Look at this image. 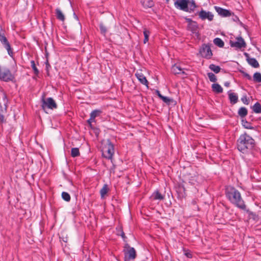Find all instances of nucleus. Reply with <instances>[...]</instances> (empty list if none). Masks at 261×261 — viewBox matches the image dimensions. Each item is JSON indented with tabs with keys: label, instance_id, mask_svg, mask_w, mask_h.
<instances>
[{
	"label": "nucleus",
	"instance_id": "obj_1",
	"mask_svg": "<svg viewBox=\"0 0 261 261\" xmlns=\"http://www.w3.org/2000/svg\"><path fill=\"white\" fill-rule=\"evenodd\" d=\"M225 194L231 203L241 210H246V206L238 190L233 187L228 186L225 190Z\"/></svg>",
	"mask_w": 261,
	"mask_h": 261
},
{
	"label": "nucleus",
	"instance_id": "obj_2",
	"mask_svg": "<svg viewBox=\"0 0 261 261\" xmlns=\"http://www.w3.org/2000/svg\"><path fill=\"white\" fill-rule=\"evenodd\" d=\"M254 144V140L250 136L245 133L241 135L238 140L237 148L238 150L244 153L248 150L251 149Z\"/></svg>",
	"mask_w": 261,
	"mask_h": 261
},
{
	"label": "nucleus",
	"instance_id": "obj_3",
	"mask_svg": "<svg viewBox=\"0 0 261 261\" xmlns=\"http://www.w3.org/2000/svg\"><path fill=\"white\" fill-rule=\"evenodd\" d=\"M176 8L187 12L194 11L196 5L194 1L190 2L189 0H176L174 2Z\"/></svg>",
	"mask_w": 261,
	"mask_h": 261
},
{
	"label": "nucleus",
	"instance_id": "obj_4",
	"mask_svg": "<svg viewBox=\"0 0 261 261\" xmlns=\"http://www.w3.org/2000/svg\"><path fill=\"white\" fill-rule=\"evenodd\" d=\"M41 107L46 112V109L53 110L57 108V105L51 97L45 98L43 97L41 99Z\"/></svg>",
	"mask_w": 261,
	"mask_h": 261
},
{
	"label": "nucleus",
	"instance_id": "obj_5",
	"mask_svg": "<svg viewBox=\"0 0 261 261\" xmlns=\"http://www.w3.org/2000/svg\"><path fill=\"white\" fill-rule=\"evenodd\" d=\"M0 42L7 50L8 55L12 57L13 55L12 49L7 38L5 36L4 32L2 30H0Z\"/></svg>",
	"mask_w": 261,
	"mask_h": 261
},
{
	"label": "nucleus",
	"instance_id": "obj_6",
	"mask_svg": "<svg viewBox=\"0 0 261 261\" xmlns=\"http://www.w3.org/2000/svg\"><path fill=\"white\" fill-rule=\"evenodd\" d=\"M114 153V146L110 142L105 145L102 150V156L109 160L112 159Z\"/></svg>",
	"mask_w": 261,
	"mask_h": 261
},
{
	"label": "nucleus",
	"instance_id": "obj_7",
	"mask_svg": "<svg viewBox=\"0 0 261 261\" xmlns=\"http://www.w3.org/2000/svg\"><path fill=\"white\" fill-rule=\"evenodd\" d=\"M199 53L201 57L207 59H210L213 56L211 46L208 44H204L199 50Z\"/></svg>",
	"mask_w": 261,
	"mask_h": 261
},
{
	"label": "nucleus",
	"instance_id": "obj_8",
	"mask_svg": "<svg viewBox=\"0 0 261 261\" xmlns=\"http://www.w3.org/2000/svg\"><path fill=\"white\" fill-rule=\"evenodd\" d=\"M229 44L231 47L236 49L245 48L246 46L244 40L241 37H237L235 41L230 40Z\"/></svg>",
	"mask_w": 261,
	"mask_h": 261
},
{
	"label": "nucleus",
	"instance_id": "obj_9",
	"mask_svg": "<svg viewBox=\"0 0 261 261\" xmlns=\"http://www.w3.org/2000/svg\"><path fill=\"white\" fill-rule=\"evenodd\" d=\"M125 260L129 261L134 260L136 257V252L134 248L127 247V250L124 252Z\"/></svg>",
	"mask_w": 261,
	"mask_h": 261
},
{
	"label": "nucleus",
	"instance_id": "obj_10",
	"mask_svg": "<svg viewBox=\"0 0 261 261\" xmlns=\"http://www.w3.org/2000/svg\"><path fill=\"white\" fill-rule=\"evenodd\" d=\"M8 99L6 94L3 91L0 92V110L3 111L7 109Z\"/></svg>",
	"mask_w": 261,
	"mask_h": 261
},
{
	"label": "nucleus",
	"instance_id": "obj_11",
	"mask_svg": "<svg viewBox=\"0 0 261 261\" xmlns=\"http://www.w3.org/2000/svg\"><path fill=\"white\" fill-rule=\"evenodd\" d=\"M214 8L218 14L222 17H228L231 16V14H233L230 11L218 6H215Z\"/></svg>",
	"mask_w": 261,
	"mask_h": 261
},
{
	"label": "nucleus",
	"instance_id": "obj_12",
	"mask_svg": "<svg viewBox=\"0 0 261 261\" xmlns=\"http://www.w3.org/2000/svg\"><path fill=\"white\" fill-rule=\"evenodd\" d=\"M199 17L202 20L208 19L209 21H212L214 18V15L212 12L208 11L206 12L203 10H201L199 12Z\"/></svg>",
	"mask_w": 261,
	"mask_h": 261
},
{
	"label": "nucleus",
	"instance_id": "obj_13",
	"mask_svg": "<svg viewBox=\"0 0 261 261\" xmlns=\"http://www.w3.org/2000/svg\"><path fill=\"white\" fill-rule=\"evenodd\" d=\"M135 76L138 81L142 84L145 85L147 88H148V82L147 80L146 77L141 71H137L135 73Z\"/></svg>",
	"mask_w": 261,
	"mask_h": 261
},
{
	"label": "nucleus",
	"instance_id": "obj_14",
	"mask_svg": "<svg viewBox=\"0 0 261 261\" xmlns=\"http://www.w3.org/2000/svg\"><path fill=\"white\" fill-rule=\"evenodd\" d=\"M172 72L175 74H187L185 71V69L181 68L179 65L175 64L172 66L171 68Z\"/></svg>",
	"mask_w": 261,
	"mask_h": 261
},
{
	"label": "nucleus",
	"instance_id": "obj_15",
	"mask_svg": "<svg viewBox=\"0 0 261 261\" xmlns=\"http://www.w3.org/2000/svg\"><path fill=\"white\" fill-rule=\"evenodd\" d=\"M229 98L231 103L235 104L238 101V96L237 94L231 92V91L228 92Z\"/></svg>",
	"mask_w": 261,
	"mask_h": 261
},
{
	"label": "nucleus",
	"instance_id": "obj_16",
	"mask_svg": "<svg viewBox=\"0 0 261 261\" xmlns=\"http://www.w3.org/2000/svg\"><path fill=\"white\" fill-rule=\"evenodd\" d=\"M188 29L193 33H196L198 30L197 23L195 21L191 22V23H188Z\"/></svg>",
	"mask_w": 261,
	"mask_h": 261
},
{
	"label": "nucleus",
	"instance_id": "obj_17",
	"mask_svg": "<svg viewBox=\"0 0 261 261\" xmlns=\"http://www.w3.org/2000/svg\"><path fill=\"white\" fill-rule=\"evenodd\" d=\"M151 198H152L153 200H162L164 199V196L162 195L159 191L156 190L152 193Z\"/></svg>",
	"mask_w": 261,
	"mask_h": 261
},
{
	"label": "nucleus",
	"instance_id": "obj_18",
	"mask_svg": "<svg viewBox=\"0 0 261 261\" xmlns=\"http://www.w3.org/2000/svg\"><path fill=\"white\" fill-rule=\"evenodd\" d=\"M142 6L145 8H151L154 5V3L152 0H140Z\"/></svg>",
	"mask_w": 261,
	"mask_h": 261
},
{
	"label": "nucleus",
	"instance_id": "obj_19",
	"mask_svg": "<svg viewBox=\"0 0 261 261\" xmlns=\"http://www.w3.org/2000/svg\"><path fill=\"white\" fill-rule=\"evenodd\" d=\"M212 88L213 91L217 93H221L223 92V88L217 83L212 84Z\"/></svg>",
	"mask_w": 261,
	"mask_h": 261
},
{
	"label": "nucleus",
	"instance_id": "obj_20",
	"mask_svg": "<svg viewBox=\"0 0 261 261\" xmlns=\"http://www.w3.org/2000/svg\"><path fill=\"white\" fill-rule=\"evenodd\" d=\"M248 63L249 64L251 65L252 67L254 68H257L259 67V64L257 60L253 58H248L247 59Z\"/></svg>",
	"mask_w": 261,
	"mask_h": 261
},
{
	"label": "nucleus",
	"instance_id": "obj_21",
	"mask_svg": "<svg viewBox=\"0 0 261 261\" xmlns=\"http://www.w3.org/2000/svg\"><path fill=\"white\" fill-rule=\"evenodd\" d=\"M56 14L57 18L59 19L60 20H61L62 21H64L65 20V16L63 14L62 11L59 8H57L56 9Z\"/></svg>",
	"mask_w": 261,
	"mask_h": 261
},
{
	"label": "nucleus",
	"instance_id": "obj_22",
	"mask_svg": "<svg viewBox=\"0 0 261 261\" xmlns=\"http://www.w3.org/2000/svg\"><path fill=\"white\" fill-rule=\"evenodd\" d=\"M247 110L245 107H241L238 111V114L242 118L245 117L247 115Z\"/></svg>",
	"mask_w": 261,
	"mask_h": 261
},
{
	"label": "nucleus",
	"instance_id": "obj_23",
	"mask_svg": "<svg viewBox=\"0 0 261 261\" xmlns=\"http://www.w3.org/2000/svg\"><path fill=\"white\" fill-rule=\"evenodd\" d=\"M209 68L212 71L214 72L215 73H218L220 71V70H221V68L220 67V66H219L218 65H216L214 64H210L209 65Z\"/></svg>",
	"mask_w": 261,
	"mask_h": 261
},
{
	"label": "nucleus",
	"instance_id": "obj_24",
	"mask_svg": "<svg viewBox=\"0 0 261 261\" xmlns=\"http://www.w3.org/2000/svg\"><path fill=\"white\" fill-rule=\"evenodd\" d=\"M214 43L219 47H223L224 43L223 40L220 38H216L214 39Z\"/></svg>",
	"mask_w": 261,
	"mask_h": 261
},
{
	"label": "nucleus",
	"instance_id": "obj_25",
	"mask_svg": "<svg viewBox=\"0 0 261 261\" xmlns=\"http://www.w3.org/2000/svg\"><path fill=\"white\" fill-rule=\"evenodd\" d=\"M252 110L255 113H261V105L258 102H256L252 107Z\"/></svg>",
	"mask_w": 261,
	"mask_h": 261
},
{
	"label": "nucleus",
	"instance_id": "obj_26",
	"mask_svg": "<svg viewBox=\"0 0 261 261\" xmlns=\"http://www.w3.org/2000/svg\"><path fill=\"white\" fill-rule=\"evenodd\" d=\"M108 185L105 184L103 185V187L100 191V194L101 198H103L106 194L108 192Z\"/></svg>",
	"mask_w": 261,
	"mask_h": 261
},
{
	"label": "nucleus",
	"instance_id": "obj_27",
	"mask_svg": "<svg viewBox=\"0 0 261 261\" xmlns=\"http://www.w3.org/2000/svg\"><path fill=\"white\" fill-rule=\"evenodd\" d=\"M253 80L256 83H261V73L258 72L254 73L253 76Z\"/></svg>",
	"mask_w": 261,
	"mask_h": 261
},
{
	"label": "nucleus",
	"instance_id": "obj_28",
	"mask_svg": "<svg viewBox=\"0 0 261 261\" xmlns=\"http://www.w3.org/2000/svg\"><path fill=\"white\" fill-rule=\"evenodd\" d=\"M101 111L98 110H95L90 113L91 119L95 120V118L99 116Z\"/></svg>",
	"mask_w": 261,
	"mask_h": 261
},
{
	"label": "nucleus",
	"instance_id": "obj_29",
	"mask_svg": "<svg viewBox=\"0 0 261 261\" xmlns=\"http://www.w3.org/2000/svg\"><path fill=\"white\" fill-rule=\"evenodd\" d=\"M79 149L77 147L72 148L71 151V155L74 158L80 155Z\"/></svg>",
	"mask_w": 261,
	"mask_h": 261
},
{
	"label": "nucleus",
	"instance_id": "obj_30",
	"mask_svg": "<svg viewBox=\"0 0 261 261\" xmlns=\"http://www.w3.org/2000/svg\"><path fill=\"white\" fill-rule=\"evenodd\" d=\"M242 124L244 127L247 129H253L254 127L251 125L250 123L246 120H242Z\"/></svg>",
	"mask_w": 261,
	"mask_h": 261
},
{
	"label": "nucleus",
	"instance_id": "obj_31",
	"mask_svg": "<svg viewBox=\"0 0 261 261\" xmlns=\"http://www.w3.org/2000/svg\"><path fill=\"white\" fill-rule=\"evenodd\" d=\"M31 67L34 71V73L36 75H38L39 73V71L36 66L35 61L34 60H32L31 61Z\"/></svg>",
	"mask_w": 261,
	"mask_h": 261
},
{
	"label": "nucleus",
	"instance_id": "obj_32",
	"mask_svg": "<svg viewBox=\"0 0 261 261\" xmlns=\"http://www.w3.org/2000/svg\"><path fill=\"white\" fill-rule=\"evenodd\" d=\"M207 76L210 81L212 82H216L217 81V77L216 75L212 72L207 73Z\"/></svg>",
	"mask_w": 261,
	"mask_h": 261
},
{
	"label": "nucleus",
	"instance_id": "obj_33",
	"mask_svg": "<svg viewBox=\"0 0 261 261\" xmlns=\"http://www.w3.org/2000/svg\"><path fill=\"white\" fill-rule=\"evenodd\" d=\"M62 197L64 200L67 202L69 201L71 198L70 195L67 192H62Z\"/></svg>",
	"mask_w": 261,
	"mask_h": 261
},
{
	"label": "nucleus",
	"instance_id": "obj_34",
	"mask_svg": "<svg viewBox=\"0 0 261 261\" xmlns=\"http://www.w3.org/2000/svg\"><path fill=\"white\" fill-rule=\"evenodd\" d=\"M99 29L101 34L105 35L107 31V28L102 23L99 24Z\"/></svg>",
	"mask_w": 261,
	"mask_h": 261
},
{
	"label": "nucleus",
	"instance_id": "obj_35",
	"mask_svg": "<svg viewBox=\"0 0 261 261\" xmlns=\"http://www.w3.org/2000/svg\"><path fill=\"white\" fill-rule=\"evenodd\" d=\"M161 99L165 103H168V104H169L170 102L172 101V99H170V98L168 97H166V96H163V97H162Z\"/></svg>",
	"mask_w": 261,
	"mask_h": 261
},
{
	"label": "nucleus",
	"instance_id": "obj_36",
	"mask_svg": "<svg viewBox=\"0 0 261 261\" xmlns=\"http://www.w3.org/2000/svg\"><path fill=\"white\" fill-rule=\"evenodd\" d=\"M143 34L144 35V38H149V36L150 35V32L147 30V29H145L143 31Z\"/></svg>",
	"mask_w": 261,
	"mask_h": 261
},
{
	"label": "nucleus",
	"instance_id": "obj_37",
	"mask_svg": "<svg viewBox=\"0 0 261 261\" xmlns=\"http://www.w3.org/2000/svg\"><path fill=\"white\" fill-rule=\"evenodd\" d=\"M241 100L242 102L246 105L248 104V99L246 96H244L241 98Z\"/></svg>",
	"mask_w": 261,
	"mask_h": 261
},
{
	"label": "nucleus",
	"instance_id": "obj_38",
	"mask_svg": "<svg viewBox=\"0 0 261 261\" xmlns=\"http://www.w3.org/2000/svg\"><path fill=\"white\" fill-rule=\"evenodd\" d=\"M243 75L245 77H246L247 79H248L249 81L252 80V77L247 73L244 72Z\"/></svg>",
	"mask_w": 261,
	"mask_h": 261
},
{
	"label": "nucleus",
	"instance_id": "obj_39",
	"mask_svg": "<svg viewBox=\"0 0 261 261\" xmlns=\"http://www.w3.org/2000/svg\"><path fill=\"white\" fill-rule=\"evenodd\" d=\"M95 120L91 119V117L87 120V122L89 124L91 128H92V123L95 122Z\"/></svg>",
	"mask_w": 261,
	"mask_h": 261
},
{
	"label": "nucleus",
	"instance_id": "obj_40",
	"mask_svg": "<svg viewBox=\"0 0 261 261\" xmlns=\"http://www.w3.org/2000/svg\"><path fill=\"white\" fill-rule=\"evenodd\" d=\"M119 229H120V235L121 236V237H122L123 239H124L125 238V234H124V232L123 231V230H122V229L121 227H120V228H119Z\"/></svg>",
	"mask_w": 261,
	"mask_h": 261
},
{
	"label": "nucleus",
	"instance_id": "obj_41",
	"mask_svg": "<svg viewBox=\"0 0 261 261\" xmlns=\"http://www.w3.org/2000/svg\"><path fill=\"white\" fill-rule=\"evenodd\" d=\"M45 65H46V69L47 70H48L49 68L50 67V66L48 61H46V62H45Z\"/></svg>",
	"mask_w": 261,
	"mask_h": 261
},
{
	"label": "nucleus",
	"instance_id": "obj_42",
	"mask_svg": "<svg viewBox=\"0 0 261 261\" xmlns=\"http://www.w3.org/2000/svg\"><path fill=\"white\" fill-rule=\"evenodd\" d=\"M186 20L189 22V23H191V22H193L194 21H193L191 18H189L187 17H185V18Z\"/></svg>",
	"mask_w": 261,
	"mask_h": 261
},
{
	"label": "nucleus",
	"instance_id": "obj_43",
	"mask_svg": "<svg viewBox=\"0 0 261 261\" xmlns=\"http://www.w3.org/2000/svg\"><path fill=\"white\" fill-rule=\"evenodd\" d=\"M230 85V83L228 82H226L224 83V86L225 87H228Z\"/></svg>",
	"mask_w": 261,
	"mask_h": 261
},
{
	"label": "nucleus",
	"instance_id": "obj_44",
	"mask_svg": "<svg viewBox=\"0 0 261 261\" xmlns=\"http://www.w3.org/2000/svg\"><path fill=\"white\" fill-rule=\"evenodd\" d=\"M158 96L161 99L163 95H162L159 91H157Z\"/></svg>",
	"mask_w": 261,
	"mask_h": 261
},
{
	"label": "nucleus",
	"instance_id": "obj_45",
	"mask_svg": "<svg viewBox=\"0 0 261 261\" xmlns=\"http://www.w3.org/2000/svg\"><path fill=\"white\" fill-rule=\"evenodd\" d=\"M185 254L189 258L192 257V254L190 253H186Z\"/></svg>",
	"mask_w": 261,
	"mask_h": 261
},
{
	"label": "nucleus",
	"instance_id": "obj_46",
	"mask_svg": "<svg viewBox=\"0 0 261 261\" xmlns=\"http://www.w3.org/2000/svg\"><path fill=\"white\" fill-rule=\"evenodd\" d=\"M148 39H149V38H144V41H143L144 43L145 44L146 42H147L148 41Z\"/></svg>",
	"mask_w": 261,
	"mask_h": 261
},
{
	"label": "nucleus",
	"instance_id": "obj_47",
	"mask_svg": "<svg viewBox=\"0 0 261 261\" xmlns=\"http://www.w3.org/2000/svg\"><path fill=\"white\" fill-rule=\"evenodd\" d=\"M0 119H1V121H3L4 116L2 115H0Z\"/></svg>",
	"mask_w": 261,
	"mask_h": 261
},
{
	"label": "nucleus",
	"instance_id": "obj_48",
	"mask_svg": "<svg viewBox=\"0 0 261 261\" xmlns=\"http://www.w3.org/2000/svg\"><path fill=\"white\" fill-rule=\"evenodd\" d=\"M235 18H236V19H238V17H237V16H235Z\"/></svg>",
	"mask_w": 261,
	"mask_h": 261
}]
</instances>
